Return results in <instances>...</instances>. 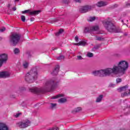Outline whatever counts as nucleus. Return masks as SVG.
<instances>
[{"instance_id":"nucleus-21","label":"nucleus","mask_w":130,"mask_h":130,"mask_svg":"<svg viewBox=\"0 0 130 130\" xmlns=\"http://www.w3.org/2000/svg\"><path fill=\"white\" fill-rule=\"evenodd\" d=\"M96 20L95 17H90L88 19V22H93V21H95Z\"/></svg>"},{"instance_id":"nucleus-7","label":"nucleus","mask_w":130,"mask_h":130,"mask_svg":"<svg viewBox=\"0 0 130 130\" xmlns=\"http://www.w3.org/2000/svg\"><path fill=\"white\" fill-rule=\"evenodd\" d=\"M128 89V86L127 85H126L125 86H123L118 88V91H119V92H122L123 91H126V92L128 91V92H124L121 94L122 97H125V96H128V95H129L130 90Z\"/></svg>"},{"instance_id":"nucleus-33","label":"nucleus","mask_w":130,"mask_h":130,"mask_svg":"<svg viewBox=\"0 0 130 130\" xmlns=\"http://www.w3.org/2000/svg\"><path fill=\"white\" fill-rule=\"evenodd\" d=\"M4 31H6V28L5 27H2L0 28V32H4Z\"/></svg>"},{"instance_id":"nucleus-40","label":"nucleus","mask_w":130,"mask_h":130,"mask_svg":"<svg viewBox=\"0 0 130 130\" xmlns=\"http://www.w3.org/2000/svg\"><path fill=\"white\" fill-rule=\"evenodd\" d=\"M13 11H16V10H17V9L16 8V7H14L12 8Z\"/></svg>"},{"instance_id":"nucleus-17","label":"nucleus","mask_w":130,"mask_h":130,"mask_svg":"<svg viewBox=\"0 0 130 130\" xmlns=\"http://www.w3.org/2000/svg\"><path fill=\"white\" fill-rule=\"evenodd\" d=\"M58 71H59V66H57L55 69L53 70L52 72H51L52 75H57L58 73Z\"/></svg>"},{"instance_id":"nucleus-11","label":"nucleus","mask_w":130,"mask_h":130,"mask_svg":"<svg viewBox=\"0 0 130 130\" xmlns=\"http://www.w3.org/2000/svg\"><path fill=\"white\" fill-rule=\"evenodd\" d=\"M91 9V6H89L81 7L79 9V12H80V13H87V12L90 11Z\"/></svg>"},{"instance_id":"nucleus-44","label":"nucleus","mask_w":130,"mask_h":130,"mask_svg":"<svg viewBox=\"0 0 130 130\" xmlns=\"http://www.w3.org/2000/svg\"><path fill=\"white\" fill-rule=\"evenodd\" d=\"M122 22H123V20H122Z\"/></svg>"},{"instance_id":"nucleus-2","label":"nucleus","mask_w":130,"mask_h":130,"mask_svg":"<svg viewBox=\"0 0 130 130\" xmlns=\"http://www.w3.org/2000/svg\"><path fill=\"white\" fill-rule=\"evenodd\" d=\"M37 69L33 68L25 76V81L28 83H33L37 79Z\"/></svg>"},{"instance_id":"nucleus-16","label":"nucleus","mask_w":130,"mask_h":130,"mask_svg":"<svg viewBox=\"0 0 130 130\" xmlns=\"http://www.w3.org/2000/svg\"><path fill=\"white\" fill-rule=\"evenodd\" d=\"M107 5H108V3H107V2L103 1L99 2L96 4V6L98 7H104V6H107Z\"/></svg>"},{"instance_id":"nucleus-38","label":"nucleus","mask_w":130,"mask_h":130,"mask_svg":"<svg viewBox=\"0 0 130 130\" xmlns=\"http://www.w3.org/2000/svg\"><path fill=\"white\" fill-rule=\"evenodd\" d=\"M96 40H99V41H100V40H101V38H100V37H97V38H96Z\"/></svg>"},{"instance_id":"nucleus-10","label":"nucleus","mask_w":130,"mask_h":130,"mask_svg":"<svg viewBox=\"0 0 130 130\" xmlns=\"http://www.w3.org/2000/svg\"><path fill=\"white\" fill-rule=\"evenodd\" d=\"M41 11L37 10V11H31L30 10H25L24 11H22V14H26V13H28L29 15H38L40 13H41Z\"/></svg>"},{"instance_id":"nucleus-25","label":"nucleus","mask_w":130,"mask_h":130,"mask_svg":"<svg viewBox=\"0 0 130 130\" xmlns=\"http://www.w3.org/2000/svg\"><path fill=\"white\" fill-rule=\"evenodd\" d=\"M62 32H63V29H60L58 32L56 33V36H58V35H59V34H61Z\"/></svg>"},{"instance_id":"nucleus-19","label":"nucleus","mask_w":130,"mask_h":130,"mask_svg":"<svg viewBox=\"0 0 130 130\" xmlns=\"http://www.w3.org/2000/svg\"><path fill=\"white\" fill-rule=\"evenodd\" d=\"M102 99H103V95H100L98 98H96L95 102H96V103H99L102 101Z\"/></svg>"},{"instance_id":"nucleus-31","label":"nucleus","mask_w":130,"mask_h":130,"mask_svg":"<svg viewBox=\"0 0 130 130\" xmlns=\"http://www.w3.org/2000/svg\"><path fill=\"white\" fill-rule=\"evenodd\" d=\"M82 110V108L81 107H78L75 109L76 112H79V111H81Z\"/></svg>"},{"instance_id":"nucleus-18","label":"nucleus","mask_w":130,"mask_h":130,"mask_svg":"<svg viewBox=\"0 0 130 130\" xmlns=\"http://www.w3.org/2000/svg\"><path fill=\"white\" fill-rule=\"evenodd\" d=\"M61 97H64V94H59L57 95H55L53 96H52L51 98V99H57L58 98H60Z\"/></svg>"},{"instance_id":"nucleus-32","label":"nucleus","mask_w":130,"mask_h":130,"mask_svg":"<svg viewBox=\"0 0 130 130\" xmlns=\"http://www.w3.org/2000/svg\"><path fill=\"white\" fill-rule=\"evenodd\" d=\"M56 106V104H51L50 107L51 108H55Z\"/></svg>"},{"instance_id":"nucleus-28","label":"nucleus","mask_w":130,"mask_h":130,"mask_svg":"<svg viewBox=\"0 0 130 130\" xmlns=\"http://www.w3.org/2000/svg\"><path fill=\"white\" fill-rule=\"evenodd\" d=\"M115 86V84L112 83H110V84L109 85V87H110V88H114Z\"/></svg>"},{"instance_id":"nucleus-41","label":"nucleus","mask_w":130,"mask_h":130,"mask_svg":"<svg viewBox=\"0 0 130 130\" xmlns=\"http://www.w3.org/2000/svg\"><path fill=\"white\" fill-rule=\"evenodd\" d=\"M11 4H8V8H10V7H11Z\"/></svg>"},{"instance_id":"nucleus-12","label":"nucleus","mask_w":130,"mask_h":130,"mask_svg":"<svg viewBox=\"0 0 130 130\" xmlns=\"http://www.w3.org/2000/svg\"><path fill=\"white\" fill-rule=\"evenodd\" d=\"M29 91L32 93H40V92H43V90L41 88H38L37 87L30 88Z\"/></svg>"},{"instance_id":"nucleus-27","label":"nucleus","mask_w":130,"mask_h":130,"mask_svg":"<svg viewBox=\"0 0 130 130\" xmlns=\"http://www.w3.org/2000/svg\"><path fill=\"white\" fill-rule=\"evenodd\" d=\"M122 81L121 78H117L116 80V82L117 84H119V83H121V82Z\"/></svg>"},{"instance_id":"nucleus-14","label":"nucleus","mask_w":130,"mask_h":130,"mask_svg":"<svg viewBox=\"0 0 130 130\" xmlns=\"http://www.w3.org/2000/svg\"><path fill=\"white\" fill-rule=\"evenodd\" d=\"M8 77H10V73L9 72H0V78H8Z\"/></svg>"},{"instance_id":"nucleus-42","label":"nucleus","mask_w":130,"mask_h":130,"mask_svg":"<svg viewBox=\"0 0 130 130\" xmlns=\"http://www.w3.org/2000/svg\"><path fill=\"white\" fill-rule=\"evenodd\" d=\"M15 2H19V0H15Z\"/></svg>"},{"instance_id":"nucleus-30","label":"nucleus","mask_w":130,"mask_h":130,"mask_svg":"<svg viewBox=\"0 0 130 130\" xmlns=\"http://www.w3.org/2000/svg\"><path fill=\"white\" fill-rule=\"evenodd\" d=\"M21 20L22 22H25L26 21V18L25 17V16L22 15L21 17Z\"/></svg>"},{"instance_id":"nucleus-13","label":"nucleus","mask_w":130,"mask_h":130,"mask_svg":"<svg viewBox=\"0 0 130 130\" xmlns=\"http://www.w3.org/2000/svg\"><path fill=\"white\" fill-rule=\"evenodd\" d=\"M75 45H76L77 46H85L87 45V41L82 40L78 43H75Z\"/></svg>"},{"instance_id":"nucleus-43","label":"nucleus","mask_w":130,"mask_h":130,"mask_svg":"<svg viewBox=\"0 0 130 130\" xmlns=\"http://www.w3.org/2000/svg\"><path fill=\"white\" fill-rule=\"evenodd\" d=\"M55 49H53V50H55Z\"/></svg>"},{"instance_id":"nucleus-20","label":"nucleus","mask_w":130,"mask_h":130,"mask_svg":"<svg viewBox=\"0 0 130 130\" xmlns=\"http://www.w3.org/2000/svg\"><path fill=\"white\" fill-rule=\"evenodd\" d=\"M58 103H66L67 102V98H62L58 100Z\"/></svg>"},{"instance_id":"nucleus-26","label":"nucleus","mask_w":130,"mask_h":130,"mask_svg":"<svg viewBox=\"0 0 130 130\" xmlns=\"http://www.w3.org/2000/svg\"><path fill=\"white\" fill-rule=\"evenodd\" d=\"M86 56L88 57H93V53H92L91 52H88V53H87Z\"/></svg>"},{"instance_id":"nucleus-34","label":"nucleus","mask_w":130,"mask_h":130,"mask_svg":"<svg viewBox=\"0 0 130 130\" xmlns=\"http://www.w3.org/2000/svg\"><path fill=\"white\" fill-rule=\"evenodd\" d=\"M75 41H76V42H79V37H78L77 36H76L75 37Z\"/></svg>"},{"instance_id":"nucleus-29","label":"nucleus","mask_w":130,"mask_h":130,"mask_svg":"<svg viewBox=\"0 0 130 130\" xmlns=\"http://www.w3.org/2000/svg\"><path fill=\"white\" fill-rule=\"evenodd\" d=\"M64 58V56L63 55L60 56L57 58V59L58 60H61V59H63Z\"/></svg>"},{"instance_id":"nucleus-8","label":"nucleus","mask_w":130,"mask_h":130,"mask_svg":"<svg viewBox=\"0 0 130 130\" xmlns=\"http://www.w3.org/2000/svg\"><path fill=\"white\" fill-rule=\"evenodd\" d=\"M17 126H19L21 128H25V127H27L30 125V121L25 120L22 122H19L17 123Z\"/></svg>"},{"instance_id":"nucleus-39","label":"nucleus","mask_w":130,"mask_h":130,"mask_svg":"<svg viewBox=\"0 0 130 130\" xmlns=\"http://www.w3.org/2000/svg\"><path fill=\"white\" fill-rule=\"evenodd\" d=\"M34 18H30V21H31V22H32V21H34Z\"/></svg>"},{"instance_id":"nucleus-4","label":"nucleus","mask_w":130,"mask_h":130,"mask_svg":"<svg viewBox=\"0 0 130 130\" xmlns=\"http://www.w3.org/2000/svg\"><path fill=\"white\" fill-rule=\"evenodd\" d=\"M103 24L108 32H115V33H117L118 32L116 30V27L114 26V24L112 22H110L108 20H104Z\"/></svg>"},{"instance_id":"nucleus-23","label":"nucleus","mask_w":130,"mask_h":130,"mask_svg":"<svg viewBox=\"0 0 130 130\" xmlns=\"http://www.w3.org/2000/svg\"><path fill=\"white\" fill-rule=\"evenodd\" d=\"M20 115H22L21 113H17L14 114V116L16 118H18V117H19Z\"/></svg>"},{"instance_id":"nucleus-5","label":"nucleus","mask_w":130,"mask_h":130,"mask_svg":"<svg viewBox=\"0 0 130 130\" xmlns=\"http://www.w3.org/2000/svg\"><path fill=\"white\" fill-rule=\"evenodd\" d=\"M84 32L85 33H87V32H93V33H95V34H102L98 25H92L90 27H85L84 28Z\"/></svg>"},{"instance_id":"nucleus-3","label":"nucleus","mask_w":130,"mask_h":130,"mask_svg":"<svg viewBox=\"0 0 130 130\" xmlns=\"http://www.w3.org/2000/svg\"><path fill=\"white\" fill-rule=\"evenodd\" d=\"M57 88V84L54 83L53 80H47L44 85V90L45 91H47L48 92H50L55 90Z\"/></svg>"},{"instance_id":"nucleus-9","label":"nucleus","mask_w":130,"mask_h":130,"mask_svg":"<svg viewBox=\"0 0 130 130\" xmlns=\"http://www.w3.org/2000/svg\"><path fill=\"white\" fill-rule=\"evenodd\" d=\"M8 54L7 53H2L0 54V67L3 66L4 62H6L8 60Z\"/></svg>"},{"instance_id":"nucleus-22","label":"nucleus","mask_w":130,"mask_h":130,"mask_svg":"<svg viewBox=\"0 0 130 130\" xmlns=\"http://www.w3.org/2000/svg\"><path fill=\"white\" fill-rule=\"evenodd\" d=\"M28 66H29V63H28V62L25 61L23 63V68H24V69H27Z\"/></svg>"},{"instance_id":"nucleus-36","label":"nucleus","mask_w":130,"mask_h":130,"mask_svg":"<svg viewBox=\"0 0 130 130\" xmlns=\"http://www.w3.org/2000/svg\"><path fill=\"white\" fill-rule=\"evenodd\" d=\"M77 59L81 60V59H83V58L82 57V56H77Z\"/></svg>"},{"instance_id":"nucleus-24","label":"nucleus","mask_w":130,"mask_h":130,"mask_svg":"<svg viewBox=\"0 0 130 130\" xmlns=\"http://www.w3.org/2000/svg\"><path fill=\"white\" fill-rule=\"evenodd\" d=\"M19 52H20V50L19 49H18L17 48L14 49V53L15 54H18V53H19Z\"/></svg>"},{"instance_id":"nucleus-37","label":"nucleus","mask_w":130,"mask_h":130,"mask_svg":"<svg viewBox=\"0 0 130 130\" xmlns=\"http://www.w3.org/2000/svg\"><path fill=\"white\" fill-rule=\"evenodd\" d=\"M76 3H81V0H74Z\"/></svg>"},{"instance_id":"nucleus-1","label":"nucleus","mask_w":130,"mask_h":130,"mask_svg":"<svg viewBox=\"0 0 130 130\" xmlns=\"http://www.w3.org/2000/svg\"><path fill=\"white\" fill-rule=\"evenodd\" d=\"M128 69V63L125 60H121L117 64L114 65L112 68H108L103 70L93 71L92 75L100 76V77H109L111 75L124 74Z\"/></svg>"},{"instance_id":"nucleus-6","label":"nucleus","mask_w":130,"mask_h":130,"mask_svg":"<svg viewBox=\"0 0 130 130\" xmlns=\"http://www.w3.org/2000/svg\"><path fill=\"white\" fill-rule=\"evenodd\" d=\"M21 36L18 34H13L10 36V41L13 45H16L20 41Z\"/></svg>"},{"instance_id":"nucleus-15","label":"nucleus","mask_w":130,"mask_h":130,"mask_svg":"<svg viewBox=\"0 0 130 130\" xmlns=\"http://www.w3.org/2000/svg\"><path fill=\"white\" fill-rule=\"evenodd\" d=\"M0 130H9V127L4 123H0Z\"/></svg>"},{"instance_id":"nucleus-35","label":"nucleus","mask_w":130,"mask_h":130,"mask_svg":"<svg viewBox=\"0 0 130 130\" xmlns=\"http://www.w3.org/2000/svg\"><path fill=\"white\" fill-rule=\"evenodd\" d=\"M130 6V2L128 1L127 3H126V7L128 8Z\"/></svg>"}]
</instances>
